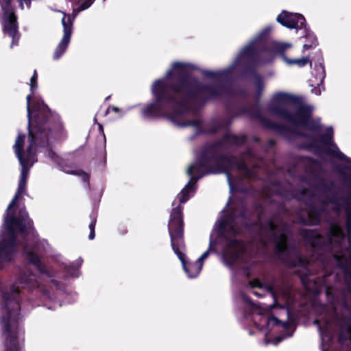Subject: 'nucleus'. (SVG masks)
I'll return each mask as SVG.
<instances>
[{"label": "nucleus", "mask_w": 351, "mask_h": 351, "mask_svg": "<svg viewBox=\"0 0 351 351\" xmlns=\"http://www.w3.org/2000/svg\"><path fill=\"white\" fill-rule=\"evenodd\" d=\"M192 68L190 64L176 62L164 78L156 80L151 88L154 101L141 110V116L148 120L165 117L178 123V119L188 112L192 105L204 106L232 94V68L218 71L202 70L204 77L217 80L213 84H203L192 77Z\"/></svg>", "instance_id": "obj_1"}, {"label": "nucleus", "mask_w": 351, "mask_h": 351, "mask_svg": "<svg viewBox=\"0 0 351 351\" xmlns=\"http://www.w3.org/2000/svg\"><path fill=\"white\" fill-rule=\"evenodd\" d=\"M267 110L271 115L290 123L294 128L269 120L262 115L259 108L253 110L252 115L258 119L265 128L281 136L288 138L292 135L310 140L308 143L301 145L300 148L313 149L318 156L325 154L340 160H348V157L333 141L332 127L327 128L324 133L318 134L316 136L295 128L301 127L311 132H320L322 129L320 119L313 118V106L303 104L300 97L285 92L276 93L271 97Z\"/></svg>", "instance_id": "obj_2"}, {"label": "nucleus", "mask_w": 351, "mask_h": 351, "mask_svg": "<svg viewBox=\"0 0 351 351\" xmlns=\"http://www.w3.org/2000/svg\"><path fill=\"white\" fill-rule=\"evenodd\" d=\"M315 192L313 193L308 188H303L299 193L302 196H308L309 198L317 197L321 206H317L309 199L304 201L307 208L308 218L311 220V224L318 226L322 222V216L328 213V206L332 205V210L339 213L341 210V195L334 181L328 180L317 173H312L308 182Z\"/></svg>", "instance_id": "obj_3"}, {"label": "nucleus", "mask_w": 351, "mask_h": 351, "mask_svg": "<svg viewBox=\"0 0 351 351\" xmlns=\"http://www.w3.org/2000/svg\"><path fill=\"white\" fill-rule=\"evenodd\" d=\"M22 195L16 192L7 208L4 217V226L7 232L6 237H0V261L10 263L14 260L19 245L18 232L21 234L23 239L29 235L36 237L37 234L34 222L26 211L20 210L17 215L15 210L10 211L16 206Z\"/></svg>", "instance_id": "obj_4"}, {"label": "nucleus", "mask_w": 351, "mask_h": 351, "mask_svg": "<svg viewBox=\"0 0 351 351\" xmlns=\"http://www.w3.org/2000/svg\"><path fill=\"white\" fill-rule=\"evenodd\" d=\"M2 298L6 310V316L2 317L3 334L5 335L4 351H21V346L19 342V322L21 319L19 288L12 285L9 292L2 293Z\"/></svg>", "instance_id": "obj_5"}, {"label": "nucleus", "mask_w": 351, "mask_h": 351, "mask_svg": "<svg viewBox=\"0 0 351 351\" xmlns=\"http://www.w3.org/2000/svg\"><path fill=\"white\" fill-rule=\"evenodd\" d=\"M32 109L34 112L33 121L28 122V134H29V128L38 126L40 128L42 134L47 136V145H35L34 150L36 153L37 147L47 148L48 152V157L57 165L61 162L62 159L52 149L49 144V140L54 138L55 135L62 129V125L60 117L52 112L48 106L43 101H36L34 102ZM37 160L35 158V162Z\"/></svg>", "instance_id": "obj_6"}, {"label": "nucleus", "mask_w": 351, "mask_h": 351, "mask_svg": "<svg viewBox=\"0 0 351 351\" xmlns=\"http://www.w3.org/2000/svg\"><path fill=\"white\" fill-rule=\"evenodd\" d=\"M27 138L29 145L26 149L25 156L24 152L25 135L24 134H19L17 136L13 146L16 156L21 166V176L16 191L17 193L21 194H24L26 191L29 171L35 162L36 152L34 150V146L35 145L42 146L47 145V136L43 134H42L38 126L29 128V134Z\"/></svg>", "instance_id": "obj_7"}, {"label": "nucleus", "mask_w": 351, "mask_h": 351, "mask_svg": "<svg viewBox=\"0 0 351 351\" xmlns=\"http://www.w3.org/2000/svg\"><path fill=\"white\" fill-rule=\"evenodd\" d=\"M32 0H0V8L2 15L0 19L3 33L12 38L10 47L19 45L21 38L16 6L15 2L19 3L21 10H24L25 5L29 9L31 8Z\"/></svg>", "instance_id": "obj_8"}, {"label": "nucleus", "mask_w": 351, "mask_h": 351, "mask_svg": "<svg viewBox=\"0 0 351 351\" xmlns=\"http://www.w3.org/2000/svg\"><path fill=\"white\" fill-rule=\"evenodd\" d=\"M183 206L178 205L171 209L168 223V231L171 239V245L174 252L185 250L184 223Z\"/></svg>", "instance_id": "obj_9"}, {"label": "nucleus", "mask_w": 351, "mask_h": 351, "mask_svg": "<svg viewBox=\"0 0 351 351\" xmlns=\"http://www.w3.org/2000/svg\"><path fill=\"white\" fill-rule=\"evenodd\" d=\"M271 27L267 26L265 27L256 36L254 43L258 45L261 51L268 56V58L265 62L273 61L276 55L284 56L286 50L291 47L289 43H280L274 41L270 38Z\"/></svg>", "instance_id": "obj_10"}, {"label": "nucleus", "mask_w": 351, "mask_h": 351, "mask_svg": "<svg viewBox=\"0 0 351 351\" xmlns=\"http://www.w3.org/2000/svg\"><path fill=\"white\" fill-rule=\"evenodd\" d=\"M187 173L191 176L189 182L193 184V191L195 189L196 182L199 179L207 175L217 173L211 156L206 152L204 147L197 157L196 162L189 167Z\"/></svg>", "instance_id": "obj_11"}, {"label": "nucleus", "mask_w": 351, "mask_h": 351, "mask_svg": "<svg viewBox=\"0 0 351 351\" xmlns=\"http://www.w3.org/2000/svg\"><path fill=\"white\" fill-rule=\"evenodd\" d=\"M261 229L267 234H270L271 241L275 244V252L277 256H281L288 253V235L285 232H282L280 234L276 232L278 226L272 218L267 220L261 226Z\"/></svg>", "instance_id": "obj_12"}, {"label": "nucleus", "mask_w": 351, "mask_h": 351, "mask_svg": "<svg viewBox=\"0 0 351 351\" xmlns=\"http://www.w3.org/2000/svg\"><path fill=\"white\" fill-rule=\"evenodd\" d=\"M213 160L217 173L226 174L228 180L231 178L230 171L232 167H236L237 170L243 173L247 167V164L243 160H237L234 156L229 154H221L215 156H211Z\"/></svg>", "instance_id": "obj_13"}, {"label": "nucleus", "mask_w": 351, "mask_h": 351, "mask_svg": "<svg viewBox=\"0 0 351 351\" xmlns=\"http://www.w3.org/2000/svg\"><path fill=\"white\" fill-rule=\"evenodd\" d=\"M225 240L226 245L222 252V258L228 267H232L244 252V243L243 240L238 239H229L225 237Z\"/></svg>", "instance_id": "obj_14"}, {"label": "nucleus", "mask_w": 351, "mask_h": 351, "mask_svg": "<svg viewBox=\"0 0 351 351\" xmlns=\"http://www.w3.org/2000/svg\"><path fill=\"white\" fill-rule=\"evenodd\" d=\"M247 137L245 134L235 135L230 133H226L221 139L215 141V143L204 146L206 152L210 154V156L221 155L219 149H221L223 145L230 144L236 146H241L244 145L247 141Z\"/></svg>", "instance_id": "obj_15"}, {"label": "nucleus", "mask_w": 351, "mask_h": 351, "mask_svg": "<svg viewBox=\"0 0 351 351\" xmlns=\"http://www.w3.org/2000/svg\"><path fill=\"white\" fill-rule=\"evenodd\" d=\"M62 24L63 26L64 35L54 51L53 55V60H58L64 53L68 47L73 33V19H71L70 14L64 13V16L62 19Z\"/></svg>", "instance_id": "obj_16"}, {"label": "nucleus", "mask_w": 351, "mask_h": 351, "mask_svg": "<svg viewBox=\"0 0 351 351\" xmlns=\"http://www.w3.org/2000/svg\"><path fill=\"white\" fill-rule=\"evenodd\" d=\"M276 21L288 29H306V19L301 14L291 13L286 10H282V12L278 15Z\"/></svg>", "instance_id": "obj_17"}, {"label": "nucleus", "mask_w": 351, "mask_h": 351, "mask_svg": "<svg viewBox=\"0 0 351 351\" xmlns=\"http://www.w3.org/2000/svg\"><path fill=\"white\" fill-rule=\"evenodd\" d=\"M236 219L233 213L223 216L219 221L218 232L223 237H227V234L236 236L239 233V230L234 224Z\"/></svg>", "instance_id": "obj_18"}, {"label": "nucleus", "mask_w": 351, "mask_h": 351, "mask_svg": "<svg viewBox=\"0 0 351 351\" xmlns=\"http://www.w3.org/2000/svg\"><path fill=\"white\" fill-rule=\"evenodd\" d=\"M316 230L301 228L299 231L303 239L308 243L313 248L321 249L326 243L324 242V237L320 233H316Z\"/></svg>", "instance_id": "obj_19"}, {"label": "nucleus", "mask_w": 351, "mask_h": 351, "mask_svg": "<svg viewBox=\"0 0 351 351\" xmlns=\"http://www.w3.org/2000/svg\"><path fill=\"white\" fill-rule=\"evenodd\" d=\"M174 253L181 261L183 269L188 276L191 278H196L202 269V263H199L197 261L195 263L187 262L186 256L182 250H179Z\"/></svg>", "instance_id": "obj_20"}, {"label": "nucleus", "mask_w": 351, "mask_h": 351, "mask_svg": "<svg viewBox=\"0 0 351 351\" xmlns=\"http://www.w3.org/2000/svg\"><path fill=\"white\" fill-rule=\"evenodd\" d=\"M24 252L26 254V257L28 262L35 266L38 271L42 274L50 277V274L47 269L45 265L41 261L40 256L36 252L27 250V245L25 244L23 247Z\"/></svg>", "instance_id": "obj_21"}, {"label": "nucleus", "mask_w": 351, "mask_h": 351, "mask_svg": "<svg viewBox=\"0 0 351 351\" xmlns=\"http://www.w3.org/2000/svg\"><path fill=\"white\" fill-rule=\"evenodd\" d=\"M58 165L66 173L82 176V181L88 184H89L90 175L82 169H73L74 165L73 163H69L67 160L62 158Z\"/></svg>", "instance_id": "obj_22"}, {"label": "nucleus", "mask_w": 351, "mask_h": 351, "mask_svg": "<svg viewBox=\"0 0 351 351\" xmlns=\"http://www.w3.org/2000/svg\"><path fill=\"white\" fill-rule=\"evenodd\" d=\"M261 53H264L258 49L253 42L245 46L240 53V56L246 60L250 61H261Z\"/></svg>", "instance_id": "obj_23"}, {"label": "nucleus", "mask_w": 351, "mask_h": 351, "mask_svg": "<svg viewBox=\"0 0 351 351\" xmlns=\"http://www.w3.org/2000/svg\"><path fill=\"white\" fill-rule=\"evenodd\" d=\"M37 80H38V73H37L36 70H34V73L30 79L29 86H30L31 93L29 95H28L26 97L28 122L33 121V118H34V117H32V109H31V106H30V101L32 99V97L34 94L35 90L38 88Z\"/></svg>", "instance_id": "obj_24"}, {"label": "nucleus", "mask_w": 351, "mask_h": 351, "mask_svg": "<svg viewBox=\"0 0 351 351\" xmlns=\"http://www.w3.org/2000/svg\"><path fill=\"white\" fill-rule=\"evenodd\" d=\"M345 234L341 226L336 222L330 223V229L328 233L327 244L331 245L334 238L344 239Z\"/></svg>", "instance_id": "obj_25"}, {"label": "nucleus", "mask_w": 351, "mask_h": 351, "mask_svg": "<svg viewBox=\"0 0 351 351\" xmlns=\"http://www.w3.org/2000/svg\"><path fill=\"white\" fill-rule=\"evenodd\" d=\"M266 60L263 61H250L246 60L242 67L243 73L245 75L252 76L254 79L256 78L257 75H260L256 72V68L261 62L265 63Z\"/></svg>", "instance_id": "obj_26"}, {"label": "nucleus", "mask_w": 351, "mask_h": 351, "mask_svg": "<svg viewBox=\"0 0 351 351\" xmlns=\"http://www.w3.org/2000/svg\"><path fill=\"white\" fill-rule=\"evenodd\" d=\"M225 109L227 114L232 117H236L246 112L245 108H240L237 101L233 100L226 102Z\"/></svg>", "instance_id": "obj_27"}, {"label": "nucleus", "mask_w": 351, "mask_h": 351, "mask_svg": "<svg viewBox=\"0 0 351 351\" xmlns=\"http://www.w3.org/2000/svg\"><path fill=\"white\" fill-rule=\"evenodd\" d=\"M332 258L336 261L337 267L342 269L344 271L346 276H348L349 274V265L351 267V262L348 258L345 257L343 255H340L338 254H334L332 255Z\"/></svg>", "instance_id": "obj_28"}, {"label": "nucleus", "mask_w": 351, "mask_h": 351, "mask_svg": "<svg viewBox=\"0 0 351 351\" xmlns=\"http://www.w3.org/2000/svg\"><path fill=\"white\" fill-rule=\"evenodd\" d=\"M193 191V184L189 182L177 195L180 205L186 203L190 198L189 193Z\"/></svg>", "instance_id": "obj_29"}, {"label": "nucleus", "mask_w": 351, "mask_h": 351, "mask_svg": "<svg viewBox=\"0 0 351 351\" xmlns=\"http://www.w3.org/2000/svg\"><path fill=\"white\" fill-rule=\"evenodd\" d=\"M95 0H77L75 4L77 5V8L73 9V16H71V19H75L77 13L84 11L90 8Z\"/></svg>", "instance_id": "obj_30"}, {"label": "nucleus", "mask_w": 351, "mask_h": 351, "mask_svg": "<svg viewBox=\"0 0 351 351\" xmlns=\"http://www.w3.org/2000/svg\"><path fill=\"white\" fill-rule=\"evenodd\" d=\"M254 84L256 87L255 99L259 101L265 88L263 78L261 75H256V78L254 79Z\"/></svg>", "instance_id": "obj_31"}, {"label": "nucleus", "mask_w": 351, "mask_h": 351, "mask_svg": "<svg viewBox=\"0 0 351 351\" xmlns=\"http://www.w3.org/2000/svg\"><path fill=\"white\" fill-rule=\"evenodd\" d=\"M281 57L289 64H296L300 67L306 66L308 63H310L311 65L312 63L308 57H302L298 59H289L285 56V52L284 53V56Z\"/></svg>", "instance_id": "obj_32"}, {"label": "nucleus", "mask_w": 351, "mask_h": 351, "mask_svg": "<svg viewBox=\"0 0 351 351\" xmlns=\"http://www.w3.org/2000/svg\"><path fill=\"white\" fill-rule=\"evenodd\" d=\"M282 262L289 267H296L298 266L303 265L305 263V261L302 258L301 256H298L296 259H293L288 256L282 258Z\"/></svg>", "instance_id": "obj_33"}, {"label": "nucleus", "mask_w": 351, "mask_h": 351, "mask_svg": "<svg viewBox=\"0 0 351 351\" xmlns=\"http://www.w3.org/2000/svg\"><path fill=\"white\" fill-rule=\"evenodd\" d=\"M181 117H180L178 119V123H174L176 125H180L182 127H189V126L195 127V128H197V129L199 132H202V129H201L202 121L201 120L193 119V120H187V121L181 122V121H180V119Z\"/></svg>", "instance_id": "obj_34"}, {"label": "nucleus", "mask_w": 351, "mask_h": 351, "mask_svg": "<svg viewBox=\"0 0 351 351\" xmlns=\"http://www.w3.org/2000/svg\"><path fill=\"white\" fill-rule=\"evenodd\" d=\"M33 276L34 275L32 272H21L18 279L16 280V283L22 285L23 287H24L25 286L29 285L32 282Z\"/></svg>", "instance_id": "obj_35"}, {"label": "nucleus", "mask_w": 351, "mask_h": 351, "mask_svg": "<svg viewBox=\"0 0 351 351\" xmlns=\"http://www.w3.org/2000/svg\"><path fill=\"white\" fill-rule=\"evenodd\" d=\"M90 218H91V221L88 226L89 229H90L88 239L90 240H93L95 237V226H96V223H97V218L94 215H90Z\"/></svg>", "instance_id": "obj_36"}, {"label": "nucleus", "mask_w": 351, "mask_h": 351, "mask_svg": "<svg viewBox=\"0 0 351 351\" xmlns=\"http://www.w3.org/2000/svg\"><path fill=\"white\" fill-rule=\"evenodd\" d=\"M318 69L320 71V72L319 73L318 75L316 76V78H317L318 81H319V82H316V84L318 86H319L320 85L323 84L324 78L326 77L325 69H324V66L322 63H320L319 64Z\"/></svg>", "instance_id": "obj_37"}, {"label": "nucleus", "mask_w": 351, "mask_h": 351, "mask_svg": "<svg viewBox=\"0 0 351 351\" xmlns=\"http://www.w3.org/2000/svg\"><path fill=\"white\" fill-rule=\"evenodd\" d=\"M223 123L221 121L215 122L213 125H212L206 132L207 134H217L221 129L223 128Z\"/></svg>", "instance_id": "obj_38"}, {"label": "nucleus", "mask_w": 351, "mask_h": 351, "mask_svg": "<svg viewBox=\"0 0 351 351\" xmlns=\"http://www.w3.org/2000/svg\"><path fill=\"white\" fill-rule=\"evenodd\" d=\"M242 173L245 178L249 179L254 178L256 177V173L254 170L250 168L248 166Z\"/></svg>", "instance_id": "obj_39"}, {"label": "nucleus", "mask_w": 351, "mask_h": 351, "mask_svg": "<svg viewBox=\"0 0 351 351\" xmlns=\"http://www.w3.org/2000/svg\"><path fill=\"white\" fill-rule=\"evenodd\" d=\"M308 36H309L311 38V39L312 40V44L311 45L304 44L303 47L305 49H309L313 45L314 46H317V44H318L317 39V38H316V36L315 35H310L309 34Z\"/></svg>", "instance_id": "obj_40"}, {"label": "nucleus", "mask_w": 351, "mask_h": 351, "mask_svg": "<svg viewBox=\"0 0 351 351\" xmlns=\"http://www.w3.org/2000/svg\"><path fill=\"white\" fill-rule=\"evenodd\" d=\"M280 323H282V321L274 315L268 318L267 324L269 325L280 326Z\"/></svg>", "instance_id": "obj_41"}, {"label": "nucleus", "mask_w": 351, "mask_h": 351, "mask_svg": "<svg viewBox=\"0 0 351 351\" xmlns=\"http://www.w3.org/2000/svg\"><path fill=\"white\" fill-rule=\"evenodd\" d=\"M210 250L211 247L210 246L209 248L201 255V256L198 258L197 261L199 263L203 264V261L209 256Z\"/></svg>", "instance_id": "obj_42"}, {"label": "nucleus", "mask_w": 351, "mask_h": 351, "mask_svg": "<svg viewBox=\"0 0 351 351\" xmlns=\"http://www.w3.org/2000/svg\"><path fill=\"white\" fill-rule=\"evenodd\" d=\"M249 284H250V287H252L253 288H254V287H258V288L262 287L261 282L260 281V280H258L257 278H255V279H253V280H250Z\"/></svg>", "instance_id": "obj_43"}, {"label": "nucleus", "mask_w": 351, "mask_h": 351, "mask_svg": "<svg viewBox=\"0 0 351 351\" xmlns=\"http://www.w3.org/2000/svg\"><path fill=\"white\" fill-rule=\"evenodd\" d=\"M98 126H99V131L102 133V134L104 136V148L105 149V147H106V137H105L104 132V128H103L102 125L100 124V123L98 124ZM104 156V160H106V152L105 149H104V156Z\"/></svg>", "instance_id": "obj_44"}, {"label": "nucleus", "mask_w": 351, "mask_h": 351, "mask_svg": "<svg viewBox=\"0 0 351 351\" xmlns=\"http://www.w3.org/2000/svg\"><path fill=\"white\" fill-rule=\"evenodd\" d=\"M346 228L347 230V234H351V218H346Z\"/></svg>", "instance_id": "obj_45"}, {"label": "nucleus", "mask_w": 351, "mask_h": 351, "mask_svg": "<svg viewBox=\"0 0 351 351\" xmlns=\"http://www.w3.org/2000/svg\"><path fill=\"white\" fill-rule=\"evenodd\" d=\"M110 110H112L114 112H119L120 111V109L118 107L110 106L106 111V115L109 113Z\"/></svg>", "instance_id": "obj_46"}, {"label": "nucleus", "mask_w": 351, "mask_h": 351, "mask_svg": "<svg viewBox=\"0 0 351 351\" xmlns=\"http://www.w3.org/2000/svg\"><path fill=\"white\" fill-rule=\"evenodd\" d=\"M300 223H301L302 225H304V226H313V225L311 224V219H309L308 218V219H304V218L302 217V218L300 219Z\"/></svg>", "instance_id": "obj_47"}, {"label": "nucleus", "mask_w": 351, "mask_h": 351, "mask_svg": "<svg viewBox=\"0 0 351 351\" xmlns=\"http://www.w3.org/2000/svg\"><path fill=\"white\" fill-rule=\"evenodd\" d=\"M280 326L285 329H289L291 327V323L289 322H282V323H280Z\"/></svg>", "instance_id": "obj_48"}, {"label": "nucleus", "mask_w": 351, "mask_h": 351, "mask_svg": "<svg viewBox=\"0 0 351 351\" xmlns=\"http://www.w3.org/2000/svg\"><path fill=\"white\" fill-rule=\"evenodd\" d=\"M243 300L245 302L250 305H253V302L252 301L251 298L247 295H243Z\"/></svg>", "instance_id": "obj_49"}, {"label": "nucleus", "mask_w": 351, "mask_h": 351, "mask_svg": "<svg viewBox=\"0 0 351 351\" xmlns=\"http://www.w3.org/2000/svg\"><path fill=\"white\" fill-rule=\"evenodd\" d=\"M239 217H241L242 219H247L246 212L244 209L241 210L239 214Z\"/></svg>", "instance_id": "obj_50"}, {"label": "nucleus", "mask_w": 351, "mask_h": 351, "mask_svg": "<svg viewBox=\"0 0 351 351\" xmlns=\"http://www.w3.org/2000/svg\"><path fill=\"white\" fill-rule=\"evenodd\" d=\"M345 340H346L345 337L343 336V334H341H341L339 335V339H338L339 342V343H343V342L345 341Z\"/></svg>", "instance_id": "obj_51"}, {"label": "nucleus", "mask_w": 351, "mask_h": 351, "mask_svg": "<svg viewBox=\"0 0 351 351\" xmlns=\"http://www.w3.org/2000/svg\"><path fill=\"white\" fill-rule=\"evenodd\" d=\"M223 123V128L226 127H229L231 124V121H222Z\"/></svg>", "instance_id": "obj_52"}, {"label": "nucleus", "mask_w": 351, "mask_h": 351, "mask_svg": "<svg viewBox=\"0 0 351 351\" xmlns=\"http://www.w3.org/2000/svg\"><path fill=\"white\" fill-rule=\"evenodd\" d=\"M348 243L350 245V258H351V234H348Z\"/></svg>", "instance_id": "obj_53"}, {"label": "nucleus", "mask_w": 351, "mask_h": 351, "mask_svg": "<svg viewBox=\"0 0 351 351\" xmlns=\"http://www.w3.org/2000/svg\"><path fill=\"white\" fill-rule=\"evenodd\" d=\"M268 143L270 145H276V141L274 140H273V139H270V140H269Z\"/></svg>", "instance_id": "obj_54"}, {"label": "nucleus", "mask_w": 351, "mask_h": 351, "mask_svg": "<svg viewBox=\"0 0 351 351\" xmlns=\"http://www.w3.org/2000/svg\"><path fill=\"white\" fill-rule=\"evenodd\" d=\"M346 250L348 252H349V253L350 254V244L348 245V247L346 248ZM349 260H350V258H349Z\"/></svg>", "instance_id": "obj_55"}, {"label": "nucleus", "mask_w": 351, "mask_h": 351, "mask_svg": "<svg viewBox=\"0 0 351 351\" xmlns=\"http://www.w3.org/2000/svg\"><path fill=\"white\" fill-rule=\"evenodd\" d=\"M348 332L351 335V326H349L347 329Z\"/></svg>", "instance_id": "obj_56"}, {"label": "nucleus", "mask_w": 351, "mask_h": 351, "mask_svg": "<svg viewBox=\"0 0 351 351\" xmlns=\"http://www.w3.org/2000/svg\"><path fill=\"white\" fill-rule=\"evenodd\" d=\"M314 323L315 324H319V321L318 319H315Z\"/></svg>", "instance_id": "obj_57"}, {"label": "nucleus", "mask_w": 351, "mask_h": 351, "mask_svg": "<svg viewBox=\"0 0 351 351\" xmlns=\"http://www.w3.org/2000/svg\"><path fill=\"white\" fill-rule=\"evenodd\" d=\"M52 282H53V284H56L57 282V281L55 280H52Z\"/></svg>", "instance_id": "obj_58"}, {"label": "nucleus", "mask_w": 351, "mask_h": 351, "mask_svg": "<svg viewBox=\"0 0 351 351\" xmlns=\"http://www.w3.org/2000/svg\"><path fill=\"white\" fill-rule=\"evenodd\" d=\"M254 141H259V139H258V138H255Z\"/></svg>", "instance_id": "obj_59"}, {"label": "nucleus", "mask_w": 351, "mask_h": 351, "mask_svg": "<svg viewBox=\"0 0 351 351\" xmlns=\"http://www.w3.org/2000/svg\"><path fill=\"white\" fill-rule=\"evenodd\" d=\"M321 93L320 90H318V93H317V95H319Z\"/></svg>", "instance_id": "obj_60"}]
</instances>
